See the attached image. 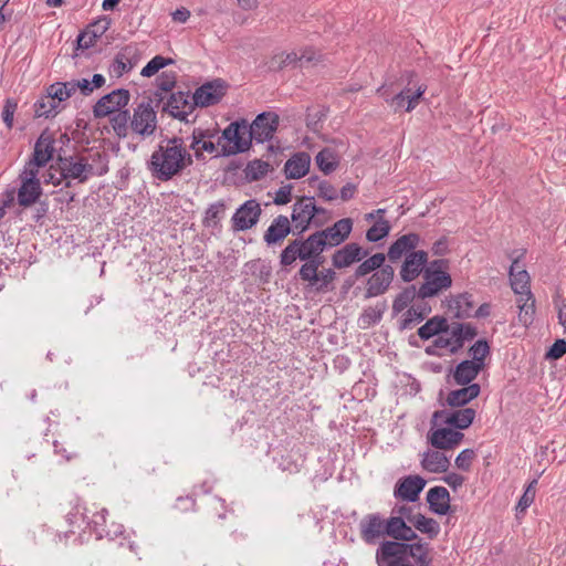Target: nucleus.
Listing matches in <instances>:
<instances>
[{
    "instance_id": "nucleus-14",
    "label": "nucleus",
    "mask_w": 566,
    "mask_h": 566,
    "mask_svg": "<svg viewBox=\"0 0 566 566\" xmlns=\"http://www.w3.org/2000/svg\"><path fill=\"white\" fill-rule=\"evenodd\" d=\"M290 222L294 235H302L312 227L318 228L323 224L318 219L313 218L310 205L303 201V196L294 202Z\"/></svg>"
},
{
    "instance_id": "nucleus-13",
    "label": "nucleus",
    "mask_w": 566,
    "mask_h": 566,
    "mask_svg": "<svg viewBox=\"0 0 566 566\" xmlns=\"http://www.w3.org/2000/svg\"><path fill=\"white\" fill-rule=\"evenodd\" d=\"M424 282L418 289V297L421 300L438 295L442 290L452 285L451 275L447 271L426 269L423 272Z\"/></svg>"
},
{
    "instance_id": "nucleus-8",
    "label": "nucleus",
    "mask_w": 566,
    "mask_h": 566,
    "mask_svg": "<svg viewBox=\"0 0 566 566\" xmlns=\"http://www.w3.org/2000/svg\"><path fill=\"white\" fill-rule=\"evenodd\" d=\"M526 250H512L507 256L512 260V264L509 269L510 283L513 292L518 295L516 302L523 301V295H527L532 298V292L530 286V275L526 270L521 269L520 261L524 258Z\"/></svg>"
},
{
    "instance_id": "nucleus-56",
    "label": "nucleus",
    "mask_w": 566,
    "mask_h": 566,
    "mask_svg": "<svg viewBox=\"0 0 566 566\" xmlns=\"http://www.w3.org/2000/svg\"><path fill=\"white\" fill-rule=\"evenodd\" d=\"M106 80L104 75L102 74H94L92 80L87 78H81L76 80V86L78 87L80 92L84 96H88L93 93L95 88H101L104 86Z\"/></svg>"
},
{
    "instance_id": "nucleus-4",
    "label": "nucleus",
    "mask_w": 566,
    "mask_h": 566,
    "mask_svg": "<svg viewBox=\"0 0 566 566\" xmlns=\"http://www.w3.org/2000/svg\"><path fill=\"white\" fill-rule=\"evenodd\" d=\"M101 161L102 166L98 170H94L92 164H88L86 158L78 156H62L57 155L56 165L59 167L60 177L54 186L61 185L63 180L77 179L78 182H85L90 176H103L108 171L107 155L96 153L95 155ZM65 187H71V182L66 181Z\"/></svg>"
},
{
    "instance_id": "nucleus-36",
    "label": "nucleus",
    "mask_w": 566,
    "mask_h": 566,
    "mask_svg": "<svg viewBox=\"0 0 566 566\" xmlns=\"http://www.w3.org/2000/svg\"><path fill=\"white\" fill-rule=\"evenodd\" d=\"M421 467L430 473H444L450 467V461L442 452L429 450L422 455Z\"/></svg>"
},
{
    "instance_id": "nucleus-11",
    "label": "nucleus",
    "mask_w": 566,
    "mask_h": 566,
    "mask_svg": "<svg viewBox=\"0 0 566 566\" xmlns=\"http://www.w3.org/2000/svg\"><path fill=\"white\" fill-rule=\"evenodd\" d=\"M262 209L255 199L244 201L231 218L234 232L245 231L253 228L260 220Z\"/></svg>"
},
{
    "instance_id": "nucleus-61",
    "label": "nucleus",
    "mask_w": 566,
    "mask_h": 566,
    "mask_svg": "<svg viewBox=\"0 0 566 566\" xmlns=\"http://www.w3.org/2000/svg\"><path fill=\"white\" fill-rule=\"evenodd\" d=\"M566 354V340L563 338L556 339L545 354V358L556 360Z\"/></svg>"
},
{
    "instance_id": "nucleus-6",
    "label": "nucleus",
    "mask_w": 566,
    "mask_h": 566,
    "mask_svg": "<svg viewBox=\"0 0 566 566\" xmlns=\"http://www.w3.org/2000/svg\"><path fill=\"white\" fill-rule=\"evenodd\" d=\"M154 99L143 101L133 111L129 127L143 139L154 135L157 128V112L153 106Z\"/></svg>"
},
{
    "instance_id": "nucleus-33",
    "label": "nucleus",
    "mask_w": 566,
    "mask_h": 566,
    "mask_svg": "<svg viewBox=\"0 0 566 566\" xmlns=\"http://www.w3.org/2000/svg\"><path fill=\"white\" fill-rule=\"evenodd\" d=\"M449 310L453 311V317L458 319L470 318L473 315L474 302L472 294L464 292L449 300Z\"/></svg>"
},
{
    "instance_id": "nucleus-9",
    "label": "nucleus",
    "mask_w": 566,
    "mask_h": 566,
    "mask_svg": "<svg viewBox=\"0 0 566 566\" xmlns=\"http://www.w3.org/2000/svg\"><path fill=\"white\" fill-rule=\"evenodd\" d=\"M475 416L476 411L473 408H463L453 411L447 409L436 410L432 413L430 424L432 429L446 424L460 431L468 429L473 423Z\"/></svg>"
},
{
    "instance_id": "nucleus-32",
    "label": "nucleus",
    "mask_w": 566,
    "mask_h": 566,
    "mask_svg": "<svg viewBox=\"0 0 566 566\" xmlns=\"http://www.w3.org/2000/svg\"><path fill=\"white\" fill-rule=\"evenodd\" d=\"M106 510H102V512L95 513L91 522H87V526L91 528L93 533H95L98 539L107 537L111 541H114L117 536L123 534V526L117 525L114 530L107 528L105 514Z\"/></svg>"
},
{
    "instance_id": "nucleus-22",
    "label": "nucleus",
    "mask_w": 566,
    "mask_h": 566,
    "mask_svg": "<svg viewBox=\"0 0 566 566\" xmlns=\"http://www.w3.org/2000/svg\"><path fill=\"white\" fill-rule=\"evenodd\" d=\"M385 533L392 542H419V535L406 523L402 516H390L386 520Z\"/></svg>"
},
{
    "instance_id": "nucleus-19",
    "label": "nucleus",
    "mask_w": 566,
    "mask_h": 566,
    "mask_svg": "<svg viewBox=\"0 0 566 566\" xmlns=\"http://www.w3.org/2000/svg\"><path fill=\"white\" fill-rule=\"evenodd\" d=\"M386 520L379 513L365 515L359 522V533L361 539L369 545L376 544L377 541L386 535Z\"/></svg>"
},
{
    "instance_id": "nucleus-59",
    "label": "nucleus",
    "mask_w": 566,
    "mask_h": 566,
    "mask_svg": "<svg viewBox=\"0 0 566 566\" xmlns=\"http://www.w3.org/2000/svg\"><path fill=\"white\" fill-rule=\"evenodd\" d=\"M17 108H18V102L14 98L8 97L4 101V105L2 108V120L9 129H11L13 127V116H14Z\"/></svg>"
},
{
    "instance_id": "nucleus-3",
    "label": "nucleus",
    "mask_w": 566,
    "mask_h": 566,
    "mask_svg": "<svg viewBox=\"0 0 566 566\" xmlns=\"http://www.w3.org/2000/svg\"><path fill=\"white\" fill-rule=\"evenodd\" d=\"M184 138L165 136L153 151L147 168L155 179L169 181L179 176V154Z\"/></svg>"
},
{
    "instance_id": "nucleus-35",
    "label": "nucleus",
    "mask_w": 566,
    "mask_h": 566,
    "mask_svg": "<svg viewBox=\"0 0 566 566\" xmlns=\"http://www.w3.org/2000/svg\"><path fill=\"white\" fill-rule=\"evenodd\" d=\"M483 370L480 366L468 359L460 361L453 370V380L459 386L473 384L472 381Z\"/></svg>"
},
{
    "instance_id": "nucleus-64",
    "label": "nucleus",
    "mask_w": 566,
    "mask_h": 566,
    "mask_svg": "<svg viewBox=\"0 0 566 566\" xmlns=\"http://www.w3.org/2000/svg\"><path fill=\"white\" fill-rule=\"evenodd\" d=\"M292 185H285L275 192L274 203L277 206L287 205L292 200Z\"/></svg>"
},
{
    "instance_id": "nucleus-20",
    "label": "nucleus",
    "mask_w": 566,
    "mask_h": 566,
    "mask_svg": "<svg viewBox=\"0 0 566 566\" xmlns=\"http://www.w3.org/2000/svg\"><path fill=\"white\" fill-rule=\"evenodd\" d=\"M427 263L428 253L424 250L408 253L399 272L401 280L406 283L412 282L424 272Z\"/></svg>"
},
{
    "instance_id": "nucleus-43",
    "label": "nucleus",
    "mask_w": 566,
    "mask_h": 566,
    "mask_svg": "<svg viewBox=\"0 0 566 566\" xmlns=\"http://www.w3.org/2000/svg\"><path fill=\"white\" fill-rule=\"evenodd\" d=\"M109 123L118 138H126L130 129V114L128 109H122L109 115Z\"/></svg>"
},
{
    "instance_id": "nucleus-30",
    "label": "nucleus",
    "mask_w": 566,
    "mask_h": 566,
    "mask_svg": "<svg viewBox=\"0 0 566 566\" xmlns=\"http://www.w3.org/2000/svg\"><path fill=\"white\" fill-rule=\"evenodd\" d=\"M177 74L172 71H165L156 78V91L148 96V99H154L155 106L159 107L165 98L174 93L172 88L176 86Z\"/></svg>"
},
{
    "instance_id": "nucleus-5",
    "label": "nucleus",
    "mask_w": 566,
    "mask_h": 566,
    "mask_svg": "<svg viewBox=\"0 0 566 566\" xmlns=\"http://www.w3.org/2000/svg\"><path fill=\"white\" fill-rule=\"evenodd\" d=\"M327 249L319 239L316 231L307 237L296 235L295 239L290 240L287 245L281 251L280 264L282 268H287L296 263L297 260L303 263L310 258H314L319 252H325Z\"/></svg>"
},
{
    "instance_id": "nucleus-60",
    "label": "nucleus",
    "mask_w": 566,
    "mask_h": 566,
    "mask_svg": "<svg viewBox=\"0 0 566 566\" xmlns=\"http://www.w3.org/2000/svg\"><path fill=\"white\" fill-rule=\"evenodd\" d=\"M474 458L475 452L473 449H464L457 455L454 463L458 469L462 471H469Z\"/></svg>"
},
{
    "instance_id": "nucleus-39",
    "label": "nucleus",
    "mask_w": 566,
    "mask_h": 566,
    "mask_svg": "<svg viewBox=\"0 0 566 566\" xmlns=\"http://www.w3.org/2000/svg\"><path fill=\"white\" fill-rule=\"evenodd\" d=\"M325 262L324 252H319L314 258H310L306 260L296 274V279L301 281H316L317 280V271L323 266Z\"/></svg>"
},
{
    "instance_id": "nucleus-28",
    "label": "nucleus",
    "mask_w": 566,
    "mask_h": 566,
    "mask_svg": "<svg viewBox=\"0 0 566 566\" xmlns=\"http://www.w3.org/2000/svg\"><path fill=\"white\" fill-rule=\"evenodd\" d=\"M481 386L479 384H471L462 386V388L451 390L447 398L446 403L451 408H461L479 397Z\"/></svg>"
},
{
    "instance_id": "nucleus-40",
    "label": "nucleus",
    "mask_w": 566,
    "mask_h": 566,
    "mask_svg": "<svg viewBox=\"0 0 566 566\" xmlns=\"http://www.w3.org/2000/svg\"><path fill=\"white\" fill-rule=\"evenodd\" d=\"M409 522L415 526L417 531L426 534L430 539L436 538L440 533L439 523L434 518L427 517L421 513H418L412 518H409Z\"/></svg>"
},
{
    "instance_id": "nucleus-17",
    "label": "nucleus",
    "mask_w": 566,
    "mask_h": 566,
    "mask_svg": "<svg viewBox=\"0 0 566 566\" xmlns=\"http://www.w3.org/2000/svg\"><path fill=\"white\" fill-rule=\"evenodd\" d=\"M427 481L420 475H407L395 485L394 496L406 502H416L426 486Z\"/></svg>"
},
{
    "instance_id": "nucleus-7",
    "label": "nucleus",
    "mask_w": 566,
    "mask_h": 566,
    "mask_svg": "<svg viewBox=\"0 0 566 566\" xmlns=\"http://www.w3.org/2000/svg\"><path fill=\"white\" fill-rule=\"evenodd\" d=\"M160 105L163 114H168L172 118L186 124L195 123L197 119L196 116L192 119L188 118L196 108L192 105V96H190L189 92L178 91L170 93Z\"/></svg>"
},
{
    "instance_id": "nucleus-63",
    "label": "nucleus",
    "mask_w": 566,
    "mask_h": 566,
    "mask_svg": "<svg viewBox=\"0 0 566 566\" xmlns=\"http://www.w3.org/2000/svg\"><path fill=\"white\" fill-rule=\"evenodd\" d=\"M46 96L59 104L69 97L64 93L62 82H55L46 87Z\"/></svg>"
},
{
    "instance_id": "nucleus-50",
    "label": "nucleus",
    "mask_w": 566,
    "mask_h": 566,
    "mask_svg": "<svg viewBox=\"0 0 566 566\" xmlns=\"http://www.w3.org/2000/svg\"><path fill=\"white\" fill-rule=\"evenodd\" d=\"M537 479H533L525 488L522 496L520 497L515 511L516 516L525 514L526 510L533 504L535 500Z\"/></svg>"
},
{
    "instance_id": "nucleus-16",
    "label": "nucleus",
    "mask_w": 566,
    "mask_h": 566,
    "mask_svg": "<svg viewBox=\"0 0 566 566\" xmlns=\"http://www.w3.org/2000/svg\"><path fill=\"white\" fill-rule=\"evenodd\" d=\"M394 277L395 270L390 264H386L380 270L374 272L366 283L365 298L385 294L390 287Z\"/></svg>"
},
{
    "instance_id": "nucleus-53",
    "label": "nucleus",
    "mask_w": 566,
    "mask_h": 566,
    "mask_svg": "<svg viewBox=\"0 0 566 566\" xmlns=\"http://www.w3.org/2000/svg\"><path fill=\"white\" fill-rule=\"evenodd\" d=\"M34 109L38 117L44 118L54 117L60 112L59 104L46 95L35 102Z\"/></svg>"
},
{
    "instance_id": "nucleus-57",
    "label": "nucleus",
    "mask_w": 566,
    "mask_h": 566,
    "mask_svg": "<svg viewBox=\"0 0 566 566\" xmlns=\"http://www.w3.org/2000/svg\"><path fill=\"white\" fill-rule=\"evenodd\" d=\"M449 334L448 338L451 342L450 354H458L464 346L465 339L463 337L462 331L458 325V322H453L449 324Z\"/></svg>"
},
{
    "instance_id": "nucleus-15",
    "label": "nucleus",
    "mask_w": 566,
    "mask_h": 566,
    "mask_svg": "<svg viewBox=\"0 0 566 566\" xmlns=\"http://www.w3.org/2000/svg\"><path fill=\"white\" fill-rule=\"evenodd\" d=\"M352 230L353 220L350 218H343L331 227L316 230V233L324 243L325 248L329 250L344 243L352 233Z\"/></svg>"
},
{
    "instance_id": "nucleus-54",
    "label": "nucleus",
    "mask_w": 566,
    "mask_h": 566,
    "mask_svg": "<svg viewBox=\"0 0 566 566\" xmlns=\"http://www.w3.org/2000/svg\"><path fill=\"white\" fill-rule=\"evenodd\" d=\"M279 468L283 472H287L290 474H294L300 472L301 468L304 464V459L300 455L294 458L292 453L283 454L279 459H276Z\"/></svg>"
},
{
    "instance_id": "nucleus-12",
    "label": "nucleus",
    "mask_w": 566,
    "mask_h": 566,
    "mask_svg": "<svg viewBox=\"0 0 566 566\" xmlns=\"http://www.w3.org/2000/svg\"><path fill=\"white\" fill-rule=\"evenodd\" d=\"M227 84L221 78L207 82L196 88L192 94V105L208 107L218 104L226 95Z\"/></svg>"
},
{
    "instance_id": "nucleus-51",
    "label": "nucleus",
    "mask_w": 566,
    "mask_h": 566,
    "mask_svg": "<svg viewBox=\"0 0 566 566\" xmlns=\"http://www.w3.org/2000/svg\"><path fill=\"white\" fill-rule=\"evenodd\" d=\"M390 230L391 226L389 221L380 218L366 231V239L369 242H378L386 238Z\"/></svg>"
},
{
    "instance_id": "nucleus-44",
    "label": "nucleus",
    "mask_w": 566,
    "mask_h": 566,
    "mask_svg": "<svg viewBox=\"0 0 566 566\" xmlns=\"http://www.w3.org/2000/svg\"><path fill=\"white\" fill-rule=\"evenodd\" d=\"M386 261V254L384 253H375L374 255L369 256L368 259L364 260L355 270L354 276L356 279H359L361 276H365L369 273H374L378 270H380Z\"/></svg>"
},
{
    "instance_id": "nucleus-27",
    "label": "nucleus",
    "mask_w": 566,
    "mask_h": 566,
    "mask_svg": "<svg viewBox=\"0 0 566 566\" xmlns=\"http://www.w3.org/2000/svg\"><path fill=\"white\" fill-rule=\"evenodd\" d=\"M429 510L437 515H447L451 512L450 493L444 486H433L427 492Z\"/></svg>"
},
{
    "instance_id": "nucleus-24",
    "label": "nucleus",
    "mask_w": 566,
    "mask_h": 566,
    "mask_svg": "<svg viewBox=\"0 0 566 566\" xmlns=\"http://www.w3.org/2000/svg\"><path fill=\"white\" fill-rule=\"evenodd\" d=\"M290 233H293L290 219L284 214H280L273 219L272 223L265 230L263 240L266 245L272 247L280 244Z\"/></svg>"
},
{
    "instance_id": "nucleus-47",
    "label": "nucleus",
    "mask_w": 566,
    "mask_h": 566,
    "mask_svg": "<svg viewBox=\"0 0 566 566\" xmlns=\"http://www.w3.org/2000/svg\"><path fill=\"white\" fill-rule=\"evenodd\" d=\"M226 211V203L223 200H218L206 209L202 224L207 228H216L219 226Z\"/></svg>"
},
{
    "instance_id": "nucleus-25",
    "label": "nucleus",
    "mask_w": 566,
    "mask_h": 566,
    "mask_svg": "<svg viewBox=\"0 0 566 566\" xmlns=\"http://www.w3.org/2000/svg\"><path fill=\"white\" fill-rule=\"evenodd\" d=\"M420 243V235L415 232H410L399 237L388 248L387 256L390 262L395 263L400 260L403 255L413 252Z\"/></svg>"
},
{
    "instance_id": "nucleus-48",
    "label": "nucleus",
    "mask_w": 566,
    "mask_h": 566,
    "mask_svg": "<svg viewBox=\"0 0 566 566\" xmlns=\"http://www.w3.org/2000/svg\"><path fill=\"white\" fill-rule=\"evenodd\" d=\"M491 347L489 342L484 338L478 339L473 345L469 348V355L471 356L470 361H473L481 368H485V358L490 355Z\"/></svg>"
},
{
    "instance_id": "nucleus-38",
    "label": "nucleus",
    "mask_w": 566,
    "mask_h": 566,
    "mask_svg": "<svg viewBox=\"0 0 566 566\" xmlns=\"http://www.w3.org/2000/svg\"><path fill=\"white\" fill-rule=\"evenodd\" d=\"M386 310V301L378 302L375 306L366 307L358 317L359 327L366 329L369 328L370 326L378 324L381 321Z\"/></svg>"
},
{
    "instance_id": "nucleus-1",
    "label": "nucleus",
    "mask_w": 566,
    "mask_h": 566,
    "mask_svg": "<svg viewBox=\"0 0 566 566\" xmlns=\"http://www.w3.org/2000/svg\"><path fill=\"white\" fill-rule=\"evenodd\" d=\"M280 117L274 112H262L249 125L245 119L231 122L221 133L220 139L227 144L221 146L218 156H234L248 151L252 140L259 144L269 142L277 130Z\"/></svg>"
},
{
    "instance_id": "nucleus-34",
    "label": "nucleus",
    "mask_w": 566,
    "mask_h": 566,
    "mask_svg": "<svg viewBox=\"0 0 566 566\" xmlns=\"http://www.w3.org/2000/svg\"><path fill=\"white\" fill-rule=\"evenodd\" d=\"M448 332V319L444 316L436 315L420 326L417 334L422 340H428L434 336L447 334Z\"/></svg>"
},
{
    "instance_id": "nucleus-10",
    "label": "nucleus",
    "mask_w": 566,
    "mask_h": 566,
    "mask_svg": "<svg viewBox=\"0 0 566 566\" xmlns=\"http://www.w3.org/2000/svg\"><path fill=\"white\" fill-rule=\"evenodd\" d=\"M130 93L126 88H116L102 96L93 106L95 118H104L115 112L124 109L129 103Z\"/></svg>"
},
{
    "instance_id": "nucleus-21",
    "label": "nucleus",
    "mask_w": 566,
    "mask_h": 566,
    "mask_svg": "<svg viewBox=\"0 0 566 566\" xmlns=\"http://www.w3.org/2000/svg\"><path fill=\"white\" fill-rule=\"evenodd\" d=\"M369 254L358 243L350 242L336 250L332 255V264L335 269H345L355 262H360Z\"/></svg>"
},
{
    "instance_id": "nucleus-52",
    "label": "nucleus",
    "mask_w": 566,
    "mask_h": 566,
    "mask_svg": "<svg viewBox=\"0 0 566 566\" xmlns=\"http://www.w3.org/2000/svg\"><path fill=\"white\" fill-rule=\"evenodd\" d=\"M520 312H518V321L524 326H530L534 322L535 316V298L532 295V298H528L527 295H523V301L517 303Z\"/></svg>"
},
{
    "instance_id": "nucleus-42",
    "label": "nucleus",
    "mask_w": 566,
    "mask_h": 566,
    "mask_svg": "<svg viewBox=\"0 0 566 566\" xmlns=\"http://www.w3.org/2000/svg\"><path fill=\"white\" fill-rule=\"evenodd\" d=\"M318 169L324 175H331L339 165L338 156L332 148H323L315 157Z\"/></svg>"
},
{
    "instance_id": "nucleus-18",
    "label": "nucleus",
    "mask_w": 566,
    "mask_h": 566,
    "mask_svg": "<svg viewBox=\"0 0 566 566\" xmlns=\"http://www.w3.org/2000/svg\"><path fill=\"white\" fill-rule=\"evenodd\" d=\"M464 438L461 431H457L451 427L438 426L428 433L430 444L438 450H451L455 448Z\"/></svg>"
},
{
    "instance_id": "nucleus-31",
    "label": "nucleus",
    "mask_w": 566,
    "mask_h": 566,
    "mask_svg": "<svg viewBox=\"0 0 566 566\" xmlns=\"http://www.w3.org/2000/svg\"><path fill=\"white\" fill-rule=\"evenodd\" d=\"M134 51L130 46L122 49L114 57L109 65L108 73L112 77L119 78L125 73L130 72L136 65V61H133Z\"/></svg>"
},
{
    "instance_id": "nucleus-41",
    "label": "nucleus",
    "mask_w": 566,
    "mask_h": 566,
    "mask_svg": "<svg viewBox=\"0 0 566 566\" xmlns=\"http://www.w3.org/2000/svg\"><path fill=\"white\" fill-rule=\"evenodd\" d=\"M430 312L431 306L427 303L418 305L417 308H408L399 322V329L411 328L415 322H422Z\"/></svg>"
},
{
    "instance_id": "nucleus-55",
    "label": "nucleus",
    "mask_w": 566,
    "mask_h": 566,
    "mask_svg": "<svg viewBox=\"0 0 566 566\" xmlns=\"http://www.w3.org/2000/svg\"><path fill=\"white\" fill-rule=\"evenodd\" d=\"M174 62L175 61L171 57L156 55L142 69L140 75L144 77H150L159 70L174 64Z\"/></svg>"
},
{
    "instance_id": "nucleus-49",
    "label": "nucleus",
    "mask_w": 566,
    "mask_h": 566,
    "mask_svg": "<svg viewBox=\"0 0 566 566\" xmlns=\"http://www.w3.org/2000/svg\"><path fill=\"white\" fill-rule=\"evenodd\" d=\"M270 165L261 159H254L248 163L244 169V177L247 181H258L263 178L269 171Z\"/></svg>"
},
{
    "instance_id": "nucleus-2",
    "label": "nucleus",
    "mask_w": 566,
    "mask_h": 566,
    "mask_svg": "<svg viewBox=\"0 0 566 566\" xmlns=\"http://www.w3.org/2000/svg\"><path fill=\"white\" fill-rule=\"evenodd\" d=\"M378 566H429V543L419 538V542H381L376 551Z\"/></svg>"
},
{
    "instance_id": "nucleus-26",
    "label": "nucleus",
    "mask_w": 566,
    "mask_h": 566,
    "mask_svg": "<svg viewBox=\"0 0 566 566\" xmlns=\"http://www.w3.org/2000/svg\"><path fill=\"white\" fill-rule=\"evenodd\" d=\"M109 24L111 21L106 18L91 23L85 31H82L77 35L76 50H86L92 48L96 41L108 30Z\"/></svg>"
},
{
    "instance_id": "nucleus-58",
    "label": "nucleus",
    "mask_w": 566,
    "mask_h": 566,
    "mask_svg": "<svg viewBox=\"0 0 566 566\" xmlns=\"http://www.w3.org/2000/svg\"><path fill=\"white\" fill-rule=\"evenodd\" d=\"M298 62V55L295 52L280 53L273 56L272 64H276L275 71H282L287 66H295Z\"/></svg>"
},
{
    "instance_id": "nucleus-46",
    "label": "nucleus",
    "mask_w": 566,
    "mask_h": 566,
    "mask_svg": "<svg viewBox=\"0 0 566 566\" xmlns=\"http://www.w3.org/2000/svg\"><path fill=\"white\" fill-rule=\"evenodd\" d=\"M418 297L416 285H409L398 293L392 302V313L397 315L409 306Z\"/></svg>"
},
{
    "instance_id": "nucleus-62",
    "label": "nucleus",
    "mask_w": 566,
    "mask_h": 566,
    "mask_svg": "<svg viewBox=\"0 0 566 566\" xmlns=\"http://www.w3.org/2000/svg\"><path fill=\"white\" fill-rule=\"evenodd\" d=\"M318 197L323 198L326 201H333L337 198V191L333 185H331L327 180H322L317 185Z\"/></svg>"
},
{
    "instance_id": "nucleus-23",
    "label": "nucleus",
    "mask_w": 566,
    "mask_h": 566,
    "mask_svg": "<svg viewBox=\"0 0 566 566\" xmlns=\"http://www.w3.org/2000/svg\"><path fill=\"white\" fill-rule=\"evenodd\" d=\"M54 143V138L44 130L34 145L33 157L29 165L38 168L45 166L53 158Z\"/></svg>"
},
{
    "instance_id": "nucleus-37",
    "label": "nucleus",
    "mask_w": 566,
    "mask_h": 566,
    "mask_svg": "<svg viewBox=\"0 0 566 566\" xmlns=\"http://www.w3.org/2000/svg\"><path fill=\"white\" fill-rule=\"evenodd\" d=\"M41 196V184L22 180L21 187L18 190V203L19 206L27 208L34 205Z\"/></svg>"
},
{
    "instance_id": "nucleus-45",
    "label": "nucleus",
    "mask_w": 566,
    "mask_h": 566,
    "mask_svg": "<svg viewBox=\"0 0 566 566\" xmlns=\"http://www.w3.org/2000/svg\"><path fill=\"white\" fill-rule=\"evenodd\" d=\"M336 279V272L332 268L322 269L317 271L316 281H305L310 287L314 289L318 293H325L331 291V284Z\"/></svg>"
},
{
    "instance_id": "nucleus-29",
    "label": "nucleus",
    "mask_w": 566,
    "mask_h": 566,
    "mask_svg": "<svg viewBox=\"0 0 566 566\" xmlns=\"http://www.w3.org/2000/svg\"><path fill=\"white\" fill-rule=\"evenodd\" d=\"M311 166V156L305 151L295 153L284 165L287 179H300L307 175Z\"/></svg>"
}]
</instances>
